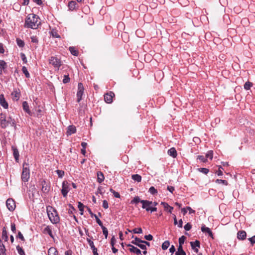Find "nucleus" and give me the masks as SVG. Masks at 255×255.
<instances>
[{
	"instance_id": "1",
	"label": "nucleus",
	"mask_w": 255,
	"mask_h": 255,
	"mask_svg": "<svg viewBox=\"0 0 255 255\" xmlns=\"http://www.w3.org/2000/svg\"><path fill=\"white\" fill-rule=\"evenodd\" d=\"M40 23L38 17L36 15L29 14L25 18L24 26L27 28L36 29Z\"/></svg>"
},
{
	"instance_id": "2",
	"label": "nucleus",
	"mask_w": 255,
	"mask_h": 255,
	"mask_svg": "<svg viewBox=\"0 0 255 255\" xmlns=\"http://www.w3.org/2000/svg\"><path fill=\"white\" fill-rule=\"evenodd\" d=\"M48 216L49 220L53 224H57L60 221L59 217L56 211H54L53 213L50 214L48 212Z\"/></svg>"
},
{
	"instance_id": "3",
	"label": "nucleus",
	"mask_w": 255,
	"mask_h": 255,
	"mask_svg": "<svg viewBox=\"0 0 255 255\" xmlns=\"http://www.w3.org/2000/svg\"><path fill=\"white\" fill-rule=\"evenodd\" d=\"M49 63L52 64L56 70H59L61 64V61L57 58L52 56L49 59Z\"/></svg>"
},
{
	"instance_id": "4",
	"label": "nucleus",
	"mask_w": 255,
	"mask_h": 255,
	"mask_svg": "<svg viewBox=\"0 0 255 255\" xmlns=\"http://www.w3.org/2000/svg\"><path fill=\"white\" fill-rule=\"evenodd\" d=\"M142 240H140L139 238L137 237H135L134 238V240H133L131 241V243L132 244H134L137 246H138L139 248H140L141 249L145 250H146V247L145 245L143 244Z\"/></svg>"
},
{
	"instance_id": "5",
	"label": "nucleus",
	"mask_w": 255,
	"mask_h": 255,
	"mask_svg": "<svg viewBox=\"0 0 255 255\" xmlns=\"http://www.w3.org/2000/svg\"><path fill=\"white\" fill-rule=\"evenodd\" d=\"M70 190L69 185L67 181H64L62 183L61 193L63 197L67 196L68 193Z\"/></svg>"
},
{
	"instance_id": "6",
	"label": "nucleus",
	"mask_w": 255,
	"mask_h": 255,
	"mask_svg": "<svg viewBox=\"0 0 255 255\" xmlns=\"http://www.w3.org/2000/svg\"><path fill=\"white\" fill-rule=\"evenodd\" d=\"M84 87L81 83H79L78 85V91L77 93V102H80L82 99V96L84 93Z\"/></svg>"
},
{
	"instance_id": "7",
	"label": "nucleus",
	"mask_w": 255,
	"mask_h": 255,
	"mask_svg": "<svg viewBox=\"0 0 255 255\" xmlns=\"http://www.w3.org/2000/svg\"><path fill=\"white\" fill-rule=\"evenodd\" d=\"M29 178V170L23 165V171L21 174V179L24 182L28 181Z\"/></svg>"
},
{
	"instance_id": "8",
	"label": "nucleus",
	"mask_w": 255,
	"mask_h": 255,
	"mask_svg": "<svg viewBox=\"0 0 255 255\" xmlns=\"http://www.w3.org/2000/svg\"><path fill=\"white\" fill-rule=\"evenodd\" d=\"M41 185L42 186L41 190L42 192L47 193L50 190V183L46 182L45 180H42L41 181Z\"/></svg>"
},
{
	"instance_id": "9",
	"label": "nucleus",
	"mask_w": 255,
	"mask_h": 255,
	"mask_svg": "<svg viewBox=\"0 0 255 255\" xmlns=\"http://www.w3.org/2000/svg\"><path fill=\"white\" fill-rule=\"evenodd\" d=\"M6 205L7 209L10 211H13L15 208V204L14 201L11 198L8 199L6 201Z\"/></svg>"
},
{
	"instance_id": "10",
	"label": "nucleus",
	"mask_w": 255,
	"mask_h": 255,
	"mask_svg": "<svg viewBox=\"0 0 255 255\" xmlns=\"http://www.w3.org/2000/svg\"><path fill=\"white\" fill-rule=\"evenodd\" d=\"M142 204V208L145 209L146 211H149L151 205L152 204V202L148 200H142L141 201Z\"/></svg>"
},
{
	"instance_id": "11",
	"label": "nucleus",
	"mask_w": 255,
	"mask_h": 255,
	"mask_svg": "<svg viewBox=\"0 0 255 255\" xmlns=\"http://www.w3.org/2000/svg\"><path fill=\"white\" fill-rule=\"evenodd\" d=\"M190 245L191 246L192 249L194 250V251L198 253L199 252L198 248L200 247V243L199 241H195V242H191Z\"/></svg>"
},
{
	"instance_id": "12",
	"label": "nucleus",
	"mask_w": 255,
	"mask_h": 255,
	"mask_svg": "<svg viewBox=\"0 0 255 255\" xmlns=\"http://www.w3.org/2000/svg\"><path fill=\"white\" fill-rule=\"evenodd\" d=\"M115 94L113 92H110L109 93H107L104 95L105 101L107 103H111L113 101V96Z\"/></svg>"
},
{
	"instance_id": "13",
	"label": "nucleus",
	"mask_w": 255,
	"mask_h": 255,
	"mask_svg": "<svg viewBox=\"0 0 255 255\" xmlns=\"http://www.w3.org/2000/svg\"><path fill=\"white\" fill-rule=\"evenodd\" d=\"M127 246L128 247H130V248L129 249V251L131 253H135L137 255H142L140 250L139 249H138V248L135 247L134 246H133L130 244H128Z\"/></svg>"
},
{
	"instance_id": "14",
	"label": "nucleus",
	"mask_w": 255,
	"mask_h": 255,
	"mask_svg": "<svg viewBox=\"0 0 255 255\" xmlns=\"http://www.w3.org/2000/svg\"><path fill=\"white\" fill-rule=\"evenodd\" d=\"M201 229L202 232L207 233L210 237L213 238V233L210 228L206 227L205 225H203Z\"/></svg>"
},
{
	"instance_id": "15",
	"label": "nucleus",
	"mask_w": 255,
	"mask_h": 255,
	"mask_svg": "<svg viewBox=\"0 0 255 255\" xmlns=\"http://www.w3.org/2000/svg\"><path fill=\"white\" fill-rule=\"evenodd\" d=\"M247 234L245 231H240L237 233V238L240 240H244L246 239Z\"/></svg>"
},
{
	"instance_id": "16",
	"label": "nucleus",
	"mask_w": 255,
	"mask_h": 255,
	"mask_svg": "<svg viewBox=\"0 0 255 255\" xmlns=\"http://www.w3.org/2000/svg\"><path fill=\"white\" fill-rule=\"evenodd\" d=\"M76 131V127L73 125H71L68 127L66 133L68 135H70L72 134L75 133Z\"/></svg>"
},
{
	"instance_id": "17",
	"label": "nucleus",
	"mask_w": 255,
	"mask_h": 255,
	"mask_svg": "<svg viewBox=\"0 0 255 255\" xmlns=\"http://www.w3.org/2000/svg\"><path fill=\"white\" fill-rule=\"evenodd\" d=\"M0 104L4 109H7L8 108V104L6 102L4 96L2 94L0 95Z\"/></svg>"
},
{
	"instance_id": "18",
	"label": "nucleus",
	"mask_w": 255,
	"mask_h": 255,
	"mask_svg": "<svg viewBox=\"0 0 255 255\" xmlns=\"http://www.w3.org/2000/svg\"><path fill=\"white\" fill-rule=\"evenodd\" d=\"M11 149L13 151V156L16 161H18V158H19V152L18 149L15 146H12L11 147Z\"/></svg>"
},
{
	"instance_id": "19",
	"label": "nucleus",
	"mask_w": 255,
	"mask_h": 255,
	"mask_svg": "<svg viewBox=\"0 0 255 255\" xmlns=\"http://www.w3.org/2000/svg\"><path fill=\"white\" fill-rule=\"evenodd\" d=\"M167 152L168 155L172 156L173 158H175L177 156V151L176 149L174 147L170 148Z\"/></svg>"
},
{
	"instance_id": "20",
	"label": "nucleus",
	"mask_w": 255,
	"mask_h": 255,
	"mask_svg": "<svg viewBox=\"0 0 255 255\" xmlns=\"http://www.w3.org/2000/svg\"><path fill=\"white\" fill-rule=\"evenodd\" d=\"M97 177H98L97 181L99 183H101L103 181H104V180L105 179V177H104L103 173L101 171H98L97 173Z\"/></svg>"
},
{
	"instance_id": "21",
	"label": "nucleus",
	"mask_w": 255,
	"mask_h": 255,
	"mask_svg": "<svg viewBox=\"0 0 255 255\" xmlns=\"http://www.w3.org/2000/svg\"><path fill=\"white\" fill-rule=\"evenodd\" d=\"M22 107L23 110L28 114L29 115H31V112L29 110V106L27 102L24 101L22 103Z\"/></svg>"
},
{
	"instance_id": "22",
	"label": "nucleus",
	"mask_w": 255,
	"mask_h": 255,
	"mask_svg": "<svg viewBox=\"0 0 255 255\" xmlns=\"http://www.w3.org/2000/svg\"><path fill=\"white\" fill-rule=\"evenodd\" d=\"M43 233L45 234H48L50 237L52 238H53L54 237L53 236V234H52V231L50 228L49 226H46L44 229L43 230Z\"/></svg>"
},
{
	"instance_id": "23",
	"label": "nucleus",
	"mask_w": 255,
	"mask_h": 255,
	"mask_svg": "<svg viewBox=\"0 0 255 255\" xmlns=\"http://www.w3.org/2000/svg\"><path fill=\"white\" fill-rule=\"evenodd\" d=\"M176 255H186V253L183 250L182 246H178L177 251L175 253Z\"/></svg>"
},
{
	"instance_id": "24",
	"label": "nucleus",
	"mask_w": 255,
	"mask_h": 255,
	"mask_svg": "<svg viewBox=\"0 0 255 255\" xmlns=\"http://www.w3.org/2000/svg\"><path fill=\"white\" fill-rule=\"evenodd\" d=\"M1 238H2V239L4 240L5 242H7L8 240V236H7V232L6 231L5 227H3L2 228Z\"/></svg>"
},
{
	"instance_id": "25",
	"label": "nucleus",
	"mask_w": 255,
	"mask_h": 255,
	"mask_svg": "<svg viewBox=\"0 0 255 255\" xmlns=\"http://www.w3.org/2000/svg\"><path fill=\"white\" fill-rule=\"evenodd\" d=\"M5 248L3 244L1 243L0 239V255H6L5 253Z\"/></svg>"
},
{
	"instance_id": "26",
	"label": "nucleus",
	"mask_w": 255,
	"mask_h": 255,
	"mask_svg": "<svg viewBox=\"0 0 255 255\" xmlns=\"http://www.w3.org/2000/svg\"><path fill=\"white\" fill-rule=\"evenodd\" d=\"M7 67L6 63L3 60H0V69L1 70V72L2 73V71H5V69Z\"/></svg>"
},
{
	"instance_id": "27",
	"label": "nucleus",
	"mask_w": 255,
	"mask_h": 255,
	"mask_svg": "<svg viewBox=\"0 0 255 255\" xmlns=\"http://www.w3.org/2000/svg\"><path fill=\"white\" fill-rule=\"evenodd\" d=\"M48 255H58V252L54 248H51L48 250Z\"/></svg>"
},
{
	"instance_id": "28",
	"label": "nucleus",
	"mask_w": 255,
	"mask_h": 255,
	"mask_svg": "<svg viewBox=\"0 0 255 255\" xmlns=\"http://www.w3.org/2000/svg\"><path fill=\"white\" fill-rule=\"evenodd\" d=\"M76 4H77L76 2L74 1H70L68 3V5L69 9L71 10H73L74 9H75Z\"/></svg>"
},
{
	"instance_id": "29",
	"label": "nucleus",
	"mask_w": 255,
	"mask_h": 255,
	"mask_svg": "<svg viewBox=\"0 0 255 255\" xmlns=\"http://www.w3.org/2000/svg\"><path fill=\"white\" fill-rule=\"evenodd\" d=\"M131 178L132 180L139 182L141 180V177L140 175L138 174H133L131 176Z\"/></svg>"
},
{
	"instance_id": "30",
	"label": "nucleus",
	"mask_w": 255,
	"mask_h": 255,
	"mask_svg": "<svg viewBox=\"0 0 255 255\" xmlns=\"http://www.w3.org/2000/svg\"><path fill=\"white\" fill-rule=\"evenodd\" d=\"M69 51L74 56H77L78 55V51L74 47H70L69 48Z\"/></svg>"
},
{
	"instance_id": "31",
	"label": "nucleus",
	"mask_w": 255,
	"mask_h": 255,
	"mask_svg": "<svg viewBox=\"0 0 255 255\" xmlns=\"http://www.w3.org/2000/svg\"><path fill=\"white\" fill-rule=\"evenodd\" d=\"M16 43L17 44V45L19 47H23L24 46V42L23 40L19 39V38H16Z\"/></svg>"
},
{
	"instance_id": "32",
	"label": "nucleus",
	"mask_w": 255,
	"mask_h": 255,
	"mask_svg": "<svg viewBox=\"0 0 255 255\" xmlns=\"http://www.w3.org/2000/svg\"><path fill=\"white\" fill-rule=\"evenodd\" d=\"M142 200H140V199L139 198V197L138 196H135L133 199V200H132L131 201V202L130 203L131 204H137L139 202L141 203V201H142Z\"/></svg>"
},
{
	"instance_id": "33",
	"label": "nucleus",
	"mask_w": 255,
	"mask_h": 255,
	"mask_svg": "<svg viewBox=\"0 0 255 255\" xmlns=\"http://www.w3.org/2000/svg\"><path fill=\"white\" fill-rule=\"evenodd\" d=\"M128 232H132L134 234H141L142 233V230L141 228H135L132 230L131 231L128 230Z\"/></svg>"
},
{
	"instance_id": "34",
	"label": "nucleus",
	"mask_w": 255,
	"mask_h": 255,
	"mask_svg": "<svg viewBox=\"0 0 255 255\" xmlns=\"http://www.w3.org/2000/svg\"><path fill=\"white\" fill-rule=\"evenodd\" d=\"M170 245V242L168 241H165L162 245V249L163 250H167Z\"/></svg>"
},
{
	"instance_id": "35",
	"label": "nucleus",
	"mask_w": 255,
	"mask_h": 255,
	"mask_svg": "<svg viewBox=\"0 0 255 255\" xmlns=\"http://www.w3.org/2000/svg\"><path fill=\"white\" fill-rule=\"evenodd\" d=\"M69 209L68 210V214H73L74 212L76 211V209L74 207L70 204L68 205Z\"/></svg>"
},
{
	"instance_id": "36",
	"label": "nucleus",
	"mask_w": 255,
	"mask_h": 255,
	"mask_svg": "<svg viewBox=\"0 0 255 255\" xmlns=\"http://www.w3.org/2000/svg\"><path fill=\"white\" fill-rule=\"evenodd\" d=\"M7 122H8V125L9 124L11 125V126H15V123L14 119H12L11 117H9L8 119H7Z\"/></svg>"
},
{
	"instance_id": "37",
	"label": "nucleus",
	"mask_w": 255,
	"mask_h": 255,
	"mask_svg": "<svg viewBox=\"0 0 255 255\" xmlns=\"http://www.w3.org/2000/svg\"><path fill=\"white\" fill-rule=\"evenodd\" d=\"M16 250L18 253L19 254V255H25L24 251H23L22 248L20 247L19 246H16Z\"/></svg>"
},
{
	"instance_id": "38",
	"label": "nucleus",
	"mask_w": 255,
	"mask_h": 255,
	"mask_svg": "<svg viewBox=\"0 0 255 255\" xmlns=\"http://www.w3.org/2000/svg\"><path fill=\"white\" fill-rule=\"evenodd\" d=\"M253 84L250 82H246L244 84V88L247 90H250L251 87H252Z\"/></svg>"
},
{
	"instance_id": "39",
	"label": "nucleus",
	"mask_w": 255,
	"mask_h": 255,
	"mask_svg": "<svg viewBox=\"0 0 255 255\" xmlns=\"http://www.w3.org/2000/svg\"><path fill=\"white\" fill-rule=\"evenodd\" d=\"M0 126L2 128H5L8 126V122L7 119H5L3 121H2V122H0Z\"/></svg>"
},
{
	"instance_id": "40",
	"label": "nucleus",
	"mask_w": 255,
	"mask_h": 255,
	"mask_svg": "<svg viewBox=\"0 0 255 255\" xmlns=\"http://www.w3.org/2000/svg\"><path fill=\"white\" fill-rule=\"evenodd\" d=\"M22 71L25 75L26 77L29 78L30 77V74L28 71H27V69L26 67L23 66L22 68Z\"/></svg>"
},
{
	"instance_id": "41",
	"label": "nucleus",
	"mask_w": 255,
	"mask_h": 255,
	"mask_svg": "<svg viewBox=\"0 0 255 255\" xmlns=\"http://www.w3.org/2000/svg\"><path fill=\"white\" fill-rule=\"evenodd\" d=\"M215 182L217 184H222L225 185H228V182L225 180L217 179L216 180Z\"/></svg>"
},
{
	"instance_id": "42",
	"label": "nucleus",
	"mask_w": 255,
	"mask_h": 255,
	"mask_svg": "<svg viewBox=\"0 0 255 255\" xmlns=\"http://www.w3.org/2000/svg\"><path fill=\"white\" fill-rule=\"evenodd\" d=\"M186 238L184 236H181L179 239V246H182L184 244Z\"/></svg>"
},
{
	"instance_id": "43",
	"label": "nucleus",
	"mask_w": 255,
	"mask_h": 255,
	"mask_svg": "<svg viewBox=\"0 0 255 255\" xmlns=\"http://www.w3.org/2000/svg\"><path fill=\"white\" fill-rule=\"evenodd\" d=\"M103 230V234L104 235L105 238L107 239L108 235V229L104 227V226H102L101 227Z\"/></svg>"
},
{
	"instance_id": "44",
	"label": "nucleus",
	"mask_w": 255,
	"mask_h": 255,
	"mask_svg": "<svg viewBox=\"0 0 255 255\" xmlns=\"http://www.w3.org/2000/svg\"><path fill=\"white\" fill-rule=\"evenodd\" d=\"M84 207V206L82 203H81L80 202H78V207L80 211L81 212V215H83V214Z\"/></svg>"
},
{
	"instance_id": "45",
	"label": "nucleus",
	"mask_w": 255,
	"mask_h": 255,
	"mask_svg": "<svg viewBox=\"0 0 255 255\" xmlns=\"http://www.w3.org/2000/svg\"><path fill=\"white\" fill-rule=\"evenodd\" d=\"M87 241L88 242V243L92 250H93V249L96 248L94 246L93 242L92 241H91L90 239L87 238Z\"/></svg>"
},
{
	"instance_id": "46",
	"label": "nucleus",
	"mask_w": 255,
	"mask_h": 255,
	"mask_svg": "<svg viewBox=\"0 0 255 255\" xmlns=\"http://www.w3.org/2000/svg\"><path fill=\"white\" fill-rule=\"evenodd\" d=\"M213 156V151L212 150H209L207 153V154L206 155V158H209L210 159H212Z\"/></svg>"
},
{
	"instance_id": "47",
	"label": "nucleus",
	"mask_w": 255,
	"mask_h": 255,
	"mask_svg": "<svg viewBox=\"0 0 255 255\" xmlns=\"http://www.w3.org/2000/svg\"><path fill=\"white\" fill-rule=\"evenodd\" d=\"M110 191L113 194L114 196L115 197H116V198H120V194L118 192H117L115 191V190H114L112 188H111L110 189Z\"/></svg>"
},
{
	"instance_id": "48",
	"label": "nucleus",
	"mask_w": 255,
	"mask_h": 255,
	"mask_svg": "<svg viewBox=\"0 0 255 255\" xmlns=\"http://www.w3.org/2000/svg\"><path fill=\"white\" fill-rule=\"evenodd\" d=\"M149 192H150V194L153 195L157 193V190L153 186L150 187V188L149 189Z\"/></svg>"
},
{
	"instance_id": "49",
	"label": "nucleus",
	"mask_w": 255,
	"mask_h": 255,
	"mask_svg": "<svg viewBox=\"0 0 255 255\" xmlns=\"http://www.w3.org/2000/svg\"><path fill=\"white\" fill-rule=\"evenodd\" d=\"M198 170L205 174H207L209 171V169L206 168H198Z\"/></svg>"
},
{
	"instance_id": "50",
	"label": "nucleus",
	"mask_w": 255,
	"mask_h": 255,
	"mask_svg": "<svg viewBox=\"0 0 255 255\" xmlns=\"http://www.w3.org/2000/svg\"><path fill=\"white\" fill-rule=\"evenodd\" d=\"M56 172L59 178H62L64 175V172L63 170H57Z\"/></svg>"
},
{
	"instance_id": "51",
	"label": "nucleus",
	"mask_w": 255,
	"mask_h": 255,
	"mask_svg": "<svg viewBox=\"0 0 255 255\" xmlns=\"http://www.w3.org/2000/svg\"><path fill=\"white\" fill-rule=\"evenodd\" d=\"M70 78L68 75H65L64 76V79H63V83L64 84L67 83L70 81Z\"/></svg>"
},
{
	"instance_id": "52",
	"label": "nucleus",
	"mask_w": 255,
	"mask_h": 255,
	"mask_svg": "<svg viewBox=\"0 0 255 255\" xmlns=\"http://www.w3.org/2000/svg\"><path fill=\"white\" fill-rule=\"evenodd\" d=\"M192 228V225L190 223H187L184 227V229L186 230V231H189L190 230V229H191Z\"/></svg>"
},
{
	"instance_id": "53",
	"label": "nucleus",
	"mask_w": 255,
	"mask_h": 255,
	"mask_svg": "<svg viewBox=\"0 0 255 255\" xmlns=\"http://www.w3.org/2000/svg\"><path fill=\"white\" fill-rule=\"evenodd\" d=\"M94 217L95 218V219L96 220V222L97 223V224L100 226H103V223L102 222H101V221L98 218V217H97V216L96 215H94Z\"/></svg>"
},
{
	"instance_id": "54",
	"label": "nucleus",
	"mask_w": 255,
	"mask_h": 255,
	"mask_svg": "<svg viewBox=\"0 0 255 255\" xmlns=\"http://www.w3.org/2000/svg\"><path fill=\"white\" fill-rule=\"evenodd\" d=\"M12 95H14L13 99L16 101L19 98V94L17 92H15L14 93H12Z\"/></svg>"
},
{
	"instance_id": "55",
	"label": "nucleus",
	"mask_w": 255,
	"mask_h": 255,
	"mask_svg": "<svg viewBox=\"0 0 255 255\" xmlns=\"http://www.w3.org/2000/svg\"><path fill=\"white\" fill-rule=\"evenodd\" d=\"M198 159H199L203 162H206L207 161L206 157H205L204 156L202 155H199L198 156Z\"/></svg>"
},
{
	"instance_id": "56",
	"label": "nucleus",
	"mask_w": 255,
	"mask_h": 255,
	"mask_svg": "<svg viewBox=\"0 0 255 255\" xmlns=\"http://www.w3.org/2000/svg\"><path fill=\"white\" fill-rule=\"evenodd\" d=\"M144 239L147 241H151L153 239V237L151 235L149 234L144 236Z\"/></svg>"
},
{
	"instance_id": "57",
	"label": "nucleus",
	"mask_w": 255,
	"mask_h": 255,
	"mask_svg": "<svg viewBox=\"0 0 255 255\" xmlns=\"http://www.w3.org/2000/svg\"><path fill=\"white\" fill-rule=\"evenodd\" d=\"M20 56H21V58L22 59V60L23 61V62L24 63H26L27 62V59H26V57L25 55V54L24 53H21L20 54Z\"/></svg>"
},
{
	"instance_id": "58",
	"label": "nucleus",
	"mask_w": 255,
	"mask_h": 255,
	"mask_svg": "<svg viewBox=\"0 0 255 255\" xmlns=\"http://www.w3.org/2000/svg\"><path fill=\"white\" fill-rule=\"evenodd\" d=\"M221 169H223L221 166L219 167L218 170L217 171L216 173L218 176H221L223 175V172Z\"/></svg>"
},
{
	"instance_id": "59",
	"label": "nucleus",
	"mask_w": 255,
	"mask_h": 255,
	"mask_svg": "<svg viewBox=\"0 0 255 255\" xmlns=\"http://www.w3.org/2000/svg\"><path fill=\"white\" fill-rule=\"evenodd\" d=\"M17 237L19 238L22 241H25V239H24L22 234H21V233L20 232H18Z\"/></svg>"
},
{
	"instance_id": "60",
	"label": "nucleus",
	"mask_w": 255,
	"mask_h": 255,
	"mask_svg": "<svg viewBox=\"0 0 255 255\" xmlns=\"http://www.w3.org/2000/svg\"><path fill=\"white\" fill-rule=\"evenodd\" d=\"M103 207L105 209H108L109 207L108 203L106 200H104L103 202Z\"/></svg>"
},
{
	"instance_id": "61",
	"label": "nucleus",
	"mask_w": 255,
	"mask_h": 255,
	"mask_svg": "<svg viewBox=\"0 0 255 255\" xmlns=\"http://www.w3.org/2000/svg\"><path fill=\"white\" fill-rule=\"evenodd\" d=\"M11 230L13 233H15L16 227H15V225L14 223L11 224Z\"/></svg>"
},
{
	"instance_id": "62",
	"label": "nucleus",
	"mask_w": 255,
	"mask_h": 255,
	"mask_svg": "<svg viewBox=\"0 0 255 255\" xmlns=\"http://www.w3.org/2000/svg\"><path fill=\"white\" fill-rule=\"evenodd\" d=\"M248 240L250 241L251 244L253 245L255 243V236L249 238Z\"/></svg>"
},
{
	"instance_id": "63",
	"label": "nucleus",
	"mask_w": 255,
	"mask_h": 255,
	"mask_svg": "<svg viewBox=\"0 0 255 255\" xmlns=\"http://www.w3.org/2000/svg\"><path fill=\"white\" fill-rule=\"evenodd\" d=\"M31 42L33 43H38V40L36 36H33L31 37Z\"/></svg>"
},
{
	"instance_id": "64",
	"label": "nucleus",
	"mask_w": 255,
	"mask_h": 255,
	"mask_svg": "<svg viewBox=\"0 0 255 255\" xmlns=\"http://www.w3.org/2000/svg\"><path fill=\"white\" fill-rule=\"evenodd\" d=\"M161 204L163 205V206L164 207L165 210H167L169 208V207H170V206L167 203H166L165 202H162Z\"/></svg>"
}]
</instances>
